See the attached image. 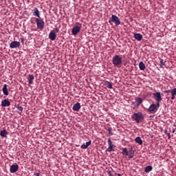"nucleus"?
I'll return each instance as SVG.
<instances>
[{
  "instance_id": "ddd939ff",
  "label": "nucleus",
  "mask_w": 176,
  "mask_h": 176,
  "mask_svg": "<svg viewBox=\"0 0 176 176\" xmlns=\"http://www.w3.org/2000/svg\"><path fill=\"white\" fill-rule=\"evenodd\" d=\"M133 38H135L137 41L140 42L143 38V36L141 34L135 33L133 34Z\"/></svg>"
},
{
  "instance_id": "9b49d317",
  "label": "nucleus",
  "mask_w": 176,
  "mask_h": 176,
  "mask_svg": "<svg viewBox=\"0 0 176 176\" xmlns=\"http://www.w3.org/2000/svg\"><path fill=\"white\" fill-rule=\"evenodd\" d=\"M158 110V108L156 107V104H151L149 108L147 109L148 112H156Z\"/></svg>"
},
{
  "instance_id": "7ed1b4c3",
  "label": "nucleus",
  "mask_w": 176,
  "mask_h": 176,
  "mask_svg": "<svg viewBox=\"0 0 176 176\" xmlns=\"http://www.w3.org/2000/svg\"><path fill=\"white\" fill-rule=\"evenodd\" d=\"M132 118L137 123H141L144 120V115L142 112L133 113Z\"/></svg>"
},
{
  "instance_id": "cd10ccee",
  "label": "nucleus",
  "mask_w": 176,
  "mask_h": 176,
  "mask_svg": "<svg viewBox=\"0 0 176 176\" xmlns=\"http://www.w3.org/2000/svg\"><path fill=\"white\" fill-rule=\"evenodd\" d=\"M112 130H113V129H112L111 127H109V128L107 129V131H109V135H113Z\"/></svg>"
},
{
  "instance_id": "6ab92c4d",
  "label": "nucleus",
  "mask_w": 176,
  "mask_h": 176,
  "mask_svg": "<svg viewBox=\"0 0 176 176\" xmlns=\"http://www.w3.org/2000/svg\"><path fill=\"white\" fill-rule=\"evenodd\" d=\"M28 80L29 85H32L34 80V76L32 74H29Z\"/></svg>"
},
{
  "instance_id": "6e6552de",
  "label": "nucleus",
  "mask_w": 176,
  "mask_h": 176,
  "mask_svg": "<svg viewBox=\"0 0 176 176\" xmlns=\"http://www.w3.org/2000/svg\"><path fill=\"white\" fill-rule=\"evenodd\" d=\"M164 93L165 94H171V100H174L175 99V96H176V88H173L171 90H166L164 91Z\"/></svg>"
},
{
  "instance_id": "e433bc0d",
  "label": "nucleus",
  "mask_w": 176,
  "mask_h": 176,
  "mask_svg": "<svg viewBox=\"0 0 176 176\" xmlns=\"http://www.w3.org/2000/svg\"><path fill=\"white\" fill-rule=\"evenodd\" d=\"M173 126L176 127V122L173 124Z\"/></svg>"
},
{
  "instance_id": "f3484780",
  "label": "nucleus",
  "mask_w": 176,
  "mask_h": 176,
  "mask_svg": "<svg viewBox=\"0 0 176 176\" xmlns=\"http://www.w3.org/2000/svg\"><path fill=\"white\" fill-rule=\"evenodd\" d=\"M57 37V35L56 33H53L52 32L49 34V39H50L52 41H54L56 40V38Z\"/></svg>"
},
{
  "instance_id": "c756f323",
  "label": "nucleus",
  "mask_w": 176,
  "mask_h": 176,
  "mask_svg": "<svg viewBox=\"0 0 176 176\" xmlns=\"http://www.w3.org/2000/svg\"><path fill=\"white\" fill-rule=\"evenodd\" d=\"M17 109H18L19 111H23V107H21V106H19V107H17Z\"/></svg>"
},
{
  "instance_id": "b1692460",
  "label": "nucleus",
  "mask_w": 176,
  "mask_h": 176,
  "mask_svg": "<svg viewBox=\"0 0 176 176\" xmlns=\"http://www.w3.org/2000/svg\"><path fill=\"white\" fill-rule=\"evenodd\" d=\"M7 135H8V131L6 129L1 131L0 135L2 138H6Z\"/></svg>"
},
{
  "instance_id": "0eeeda50",
  "label": "nucleus",
  "mask_w": 176,
  "mask_h": 176,
  "mask_svg": "<svg viewBox=\"0 0 176 176\" xmlns=\"http://www.w3.org/2000/svg\"><path fill=\"white\" fill-rule=\"evenodd\" d=\"M107 143L109 144V148H107L106 152H115L114 144H113L111 139L107 140Z\"/></svg>"
},
{
  "instance_id": "c9c22d12",
  "label": "nucleus",
  "mask_w": 176,
  "mask_h": 176,
  "mask_svg": "<svg viewBox=\"0 0 176 176\" xmlns=\"http://www.w3.org/2000/svg\"><path fill=\"white\" fill-rule=\"evenodd\" d=\"M117 176H122L121 174H119V173H116V174Z\"/></svg>"
},
{
  "instance_id": "39448f33",
  "label": "nucleus",
  "mask_w": 176,
  "mask_h": 176,
  "mask_svg": "<svg viewBox=\"0 0 176 176\" xmlns=\"http://www.w3.org/2000/svg\"><path fill=\"white\" fill-rule=\"evenodd\" d=\"M76 26L73 27L72 33L73 35L76 36L79 32H80L82 28V24L79 23H76Z\"/></svg>"
},
{
  "instance_id": "1a4fd4ad",
  "label": "nucleus",
  "mask_w": 176,
  "mask_h": 176,
  "mask_svg": "<svg viewBox=\"0 0 176 176\" xmlns=\"http://www.w3.org/2000/svg\"><path fill=\"white\" fill-rule=\"evenodd\" d=\"M153 96L154 100H155L157 102H159L162 100V94L160 92L153 94Z\"/></svg>"
},
{
  "instance_id": "72a5a7b5",
  "label": "nucleus",
  "mask_w": 176,
  "mask_h": 176,
  "mask_svg": "<svg viewBox=\"0 0 176 176\" xmlns=\"http://www.w3.org/2000/svg\"><path fill=\"white\" fill-rule=\"evenodd\" d=\"M107 175L109 176H113V175L111 174V171H109V173H107Z\"/></svg>"
},
{
  "instance_id": "4468645a",
  "label": "nucleus",
  "mask_w": 176,
  "mask_h": 176,
  "mask_svg": "<svg viewBox=\"0 0 176 176\" xmlns=\"http://www.w3.org/2000/svg\"><path fill=\"white\" fill-rule=\"evenodd\" d=\"M81 109V104L79 102H76L74 105H73L72 109L74 111H79Z\"/></svg>"
},
{
  "instance_id": "f03ea898",
  "label": "nucleus",
  "mask_w": 176,
  "mask_h": 176,
  "mask_svg": "<svg viewBox=\"0 0 176 176\" xmlns=\"http://www.w3.org/2000/svg\"><path fill=\"white\" fill-rule=\"evenodd\" d=\"M112 63L114 66L120 68L122 64V58L118 55L113 56L112 58Z\"/></svg>"
},
{
  "instance_id": "f8f14e48",
  "label": "nucleus",
  "mask_w": 176,
  "mask_h": 176,
  "mask_svg": "<svg viewBox=\"0 0 176 176\" xmlns=\"http://www.w3.org/2000/svg\"><path fill=\"white\" fill-rule=\"evenodd\" d=\"M20 45H21L20 42L13 41V42H11L10 45V47L11 49H14V48H18L19 47H20Z\"/></svg>"
},
{
  "instance_id": "7c9ffc66",
  "label": "nucleus",
  "mask_w": 176,
  "mask_h": 176,
  "mask_svg": "<svg viewBox=\"0 0 176 176\" xmlns=\"http://www.w3.org/2000/svg\"><path fill=\"white\" fill-rule=\"evenodd\" d=\"M91 144V140L89 141V142H87L85 143V145H86L87 146H89Z\"/></svg>"
},
{
  "instance_id": "4c0bfd02",
  "label": "nucleus",
  "mask_w": 176,
  "mask_h": 176,
  "mask_svg": "<svg viewBox=\"0 0 176 176\" xmlns=\"http://www.w3.org/2000/svg\"><path fill=\"white\" fill-rule=\"evenodd\" d=\"M168 135H170V133H168ZM169 138H170V136H169Z\"/></svg>"
},
{
  "instance_id": "393cba45",
  "label": "nucleus",
  "mask_w": 176,
  "mask_h": 176,
  "mask_svg": "<svg viewBox=\"0 0 176 176\" xmlns=\"http://www.w3.org/2000/svg\"><path fill=\"white\" fill-rule=\"evenodd\" d=\"M135 141L136 144H139L140 145H142L143 144L142 140L140 137H137Z\"/></svg>"
},
{
  "instance_id": "c85d7f7f",
  "label": "nucleus",
  "mask_w": 176,
  "mask_h": 176,
  "mask_svg": "<svg viewBox=\"0 0 176 176\" xmlns=\"http://www.w3.org/2000/svg\"><path fill=\"white\" fill-rule=\"evenodd\" d=\"M88 147L89 146L85 145V144H83L81 145V148L82 149H87Z\"/></svg>"
},
{
  "instance_id": "f704fd0d",
  "label": "nucleus",
  "mask_w": 176,
  "mask_h": 176,
  "mask_svg": "<svg viewBox=\"0 0 176 176\" xmlns=\"http://www.w3.org/2000/svg\"><path fill=\"white\" fill-rule=\"evenodd\" d=\"M175 130H176V128H175V129H173V133H175Z\"/></svg>"
},
{
  "instance_id": "473e14b6",
  "label": "nucleus",
  "mask_w": 176,
  "mask_h": 176,
  "mask_svg": "<svg viewBox=\"0 0 176 176\" xmlns=\"http://www.w3.org/2000/svg\"><path fill=\"white\" fill-rule=\"evenodd\" d=\"M160 102H157L156 107H157V109L160 108Z\"/></svg>"
},
{
  "instance_id": "412c9836",
  "label": "nucleus",
  "mask_w": 176,
  "mask_h": 176,
  "mask_svg": "<svg viewBox=\"0 0 176 176\" xmlns=\"http://www.w3.org/2000/svg\"><path fill=\"white\" fill-rule=\"evenodd\" d=\"M153 170V166H148L144 168V173H149L151 171Z\"/></svg>"
},
{
  "instance_id": "9d476101",
  "label": "nucleus",
  "mask_w": 176,
  "mask_h": 176,
  "mask_svg": "<svg viewBox=\"0 0 176 176\" xmlns=\"http://www.w3.org/2000/svg\"><path fill=\"white\" fill-rule=\"evenodd\" d=\"M19 170V165L17 164H14L10 166V173H16Z\"/></svg>"
},
{
  "instance_id": "423d86ee",
  "label": "nucleus",
  "mask_w": 176,
  "mask_h": 176,
  "mask_svg": "<svg viewBox=\"0 0 176 176\" xmlns=\"http://www.w3.org/2000/svg\"><path fill=\"white\" fill-rule=\"evenodd\" d=\"M36 24L37 25V28L40 30L42 31L44 28L45 26V22L43 20L41 19H36L35 20Z\"/></svg>"
},
{
  "instance_id": "2f4dec72",
  "label": "nucleus",
  "mask_w": 176,
  "mask_h": 176,
  "mask_svg": "<svg viewBox=\"0 0 176 176\" xmlns=\"http://www.w3.org/2000/svg\"><path fill=\"white\" fill-rule=\"evenodd\" d=\"M32 176H42V174H41L40 173H36L33 174Z\"/></svg>"
},
{
  "instance_id": "bb28decb",
  "label": "nucleus",
  "mask_w": 176,
  "mask_h": 176,
  "mask_svg": "<svg viewBox=\"0 0 176 176\" xmlns=\"http://www.w3.org/2000/svg\"><path fill=\"white\" fill-rule=\"evenodd\" d=\"M159 65H160L161 68H163V66L165 65V63L164 62L163 59H161Z\"/></svg>"
},
{
  "instance_id": "a211bd4d",
  "label": "nucleus",
  "mask_w": 176,
  "mask_h": 176,
  "mask_svg": "<svg viewBox=\"0 0 176 176\" xmlns=\"http://www.w3.org/2000/svg\"><path fill=\"white\" fill-rule=\"evenodd\" d=\"M2 91H3V94H4V96H8V85H3Z\"/></svg>"
},
{
  "instance_id": "f257e3e1",
  "label": "nucleus",
  "mask_w": 176,
  "mask_h": 176,
  "mask_svg": "<svg viewBox=\"0 0 176 176\" xmlns=\"http://www.w3.org/2000/svg\"><path fill=\"white\" fill-rule=\"evenodd\" d=\"M123 155L129 156V159H132L135 157V151L131 147L128 149L126 148H122V152L121 153Z\"/></svg>"
},
{
  "instance_id": "dca6fc26",
  "label": "nucleus",
  "mask_w": 176,
  "mask_h": 176,
  "mask_svg": "<svg viewBox=\"0 0 176 176\" xmlns=\"http://www.w3.org/2000/svg\"><path fill=\"white\" fill-rule=\"evenodd\" d=\"M1 106L3 107H7L10 106V102L8 100V99H5L3 100H2L1 102Z\"/></svg>"
},
{
  "instance_id": "20e7f679",
  "label": "nucleus",
  "mask_w": 176,
  "mask_h": 176,
  "mask_svg": "<svg viewBox=\"0 0 176 176\" xmlns=\"http://www.w3.org/2000/svg\"><path fill=\"white\" fill-rule=\"evenodd\" d=\"M109 24H111V23H114L116 26L121 25V21H120L119 18L118 17V16L114 14H112L111 18H109Z\"/></svg>"
},
{
  "instance_id": "5701e85b",
  "label": "nucleus",
  "mask_w": 176,
  "mask_h": 176,
  "mask_svg": "<svg viewBox=\"0 0 176 176\" xmlns=\"http://www.w3.org/2000/svg\"><path fill=\"white\" fill-rule=\"evenodd\" d=\"M104 85L106 86V87L109 88V89H113L112 82H110L109 81H106L105 83H104Z\"/></svg>"
},
{
  "instance_id": "aec40b11",
  "label": "nucleus",
  "mask_w": 176,
  "mask_h": 176,
  "mask_svg": "<svg viewBox=\"0 0 176 176\" xmlns=\"http://www.w3.org/2000/svg\"><path fill=\"white\" fill-rule=\"evenodd\" d=\"M139 68L141 71H144L146 69L145 64L142 61L140 62Z\"/></svg>"
},
{
  "instance_id": "2eb2a0df",
  "label": "nucleus",
  "mask_w": 176,
  "mask_h": 176,
  "mask_svg": "<svg viewBox=\"0 0 176 176\" xmlns=\"http://www.w3.org/2000/svg\"><path fill=\"white\" fill-rule=\"evenodd\" d=\"M32 15L38 17V19H41L40 11H38L37 8H34V10H33Z\"/></svg>"
},
{
  "instance_id": "a878e982",
  "label": "nucleus",
  "mask_w": 176,
  "mask_h": 176,
  "mask_svg": "<svg viewBox=\"0 0 176 176\" xmlns=\"http://www.w3.org/2000/svg\"><path fill=\"white\" fill-rule=\"evenodd\" d=\"M51 32H52L54 34H58V32H60V29L56 28L54 30H53L52 31H51Z\"/></svg>"
},
{
  "instance_id": "4be33fe9",
  "label": "nucleus",
  "mask_w": 176,
  "mask_h": 176,
  "mask_svg": "<svg viewBox=\"0 0 176 176\" xmlns=\"http://www.w3.org/2000/svg\"><path fill=\"white\" fill-rule=\"evenodd\" d=\"M135 102H136L137 106H140V105H141V104H142L143 99H142V98H137L135 99Z\"/></svg>"
}]
</instances>
